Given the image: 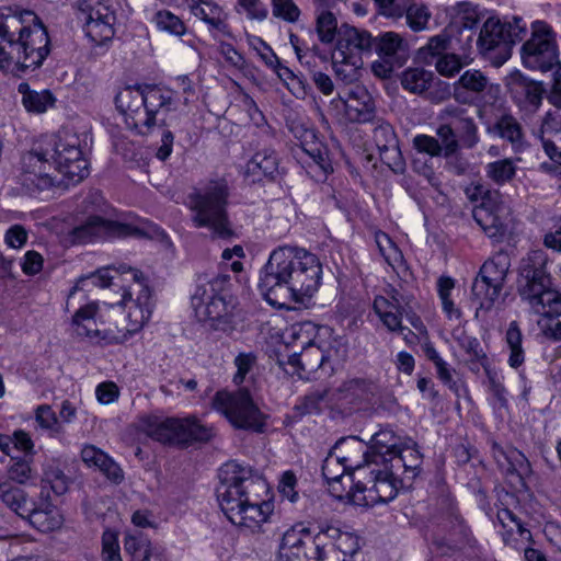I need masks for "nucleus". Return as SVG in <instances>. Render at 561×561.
I'll return each mask as SVG.
<instances>
[{
    "label": "nucleus",
    "instance_id": "f257e3e1",
    "mask_svg": "<svg viewBox=\"0 0 561 561\" xmlns=\"http://www.w3.org/2000/svg\"><path fill=\"white\" fill-rule=\"evenodd\" d=\"M112 272L119 275L122 282L126 284L123 286L122 299L118 302V307L126 312V325L100 329L95 320L99 306L96 302H90L79 308L72 317L73 331L78 336L95 339L103 332L102 339L107 340L108 343H124L138 333L149 321L154 301L148 280L141 271L126 264H119L117 267H103L90 276L79 279L71 289L69 297L79 289L81 283L89 279L96 286L110 287L114 278Z\"/></svg>",
    "mask_w": 561,
    "mask_h": 561
},
{
    "label": "nucleus",
    "instance_id": "f03ea898",
    "mask_svg": "<svg viewBox=\"0 0 561 561\" xmlns=\"http://www.w3.org/2000/svg\"><path fill=\"white\" fill-rule=\"evenodd\" d=\"M322 265L305 249L282 245L270 254L261 270L259 289L265 300L283 308L290 301L304 302L319 289Z\"/></svg>",
    "mask_w": 561,
    "mask_h": 561
},
{
    "label": "nucleus",
    "instance_id": "7ed1b4c3",
    "mask_svg": "<svg viewBox=\"0 0 561 561\" xmlns=\"http://www.w3.org/2000/svg\"><path fill=\"white\" fill-rule=\"evenodd\" d=\"M219 481L217 497L227 518L251 533L260 531L274 511L272 502L259 499L257 492L266 488L265 481L250 467L236 461L220 468Z\"/></svg>",
    "mask_w": 561,
    "mask_h": 561
},
{
    "label": "nucleus",
    "instance_id": "20e7f679",
    "mask_svg": "<svg viewBox=\"0 0 561 561\" xmlns=\"http://www.w3.org/2000/svg\"><path fill=\"white\" fill-rule=\"evenodd\" d=\"M49 54V36L32 11L0 9V69L18 72L35 70Z\"/></svg>",
    "mask_w": 561,
    "mask_h": 561
},
{
    "label": "nucleus",
    "instance_id": "39448f33",
    "mask_svg": "<svg viewBox=\"0 0 561 561\" xmlns=\"http://www.w3.org/2000/svg\"><path fill=\"white\" fill-rule=\"evenodd\" d=\"M24 184L44 190L53 185L46 173L47 167L55 168L70 182L79 183L89 174L79 136L69 128L41 137L34 147L22 157Z\"/></svg>",
    "mask_w": 561,
    "mask_h": 561
},
{
    "label": "nucleus",
    "instance_id": "423d86ee",
    "mask_svg": "<svg viewBox=\"0 0 561 561\" xmlns=\"http://www.w3.org/2000/svg\"><path fill=\"white\" fill-rule=\"evenodd\" d=\"M421 465L422 455L416 444L401 445L391 457H381V462L377 460L375 465L360 469L359 476H364V480L355 483L354 504L374 506L393 500L402 486L400 471L414 478Z\"/></svg>",
    "mask_w": 561,
    "mask_h": 561
},
{
    "label": "nucleus",
    "instance_id": "0eeeda50",
    "mask_svg": "<svg viewBox=\"0 0 561 561\" xmlns=\"http://www.w3.org/2000/svg\"><path fill=\"white\" fill-rule=\"evenodd\" d=\"M231 287L230 276L218 274L199 284L191 298L196 319L210 331L230 334L237 329L238 300Z\"/></svg>",
    "mask_w": 561,
    "mask_h": 561
},
{
    "label": "nucleus",
    "instance_id": "6e6552de",
    "mask_svg": "<svg viewBox=\"0 0 561 561\" xmlns=\"http://www.w3.org/2000/svg\"><path fill=\"white\" fill-rule=\"evenodd\" d=\"M115 104L126 124L142 133L159 122V114L176 108L175 91L156 84L128 85L117 93Z\"/></svg>",
    "mask_w": 561,
    "mask_h": 561
},
{
    "label": "nucleus",
    "instance_id": "1a4fd4ad",
    "mask_svg": "<svg viewBox=\"0 0 561 561\" xmlns=\"http://www.w3.org/2000/svg\"><path fill=\"white\" fill-rule=\"evenodd\" d=\"M229 187L225 180H210L188 195L192 222L196 228H207L214 238L233 236L227 213Z\"/></svg>",
    "mask_w": 561,
    "mask_h": 561
},
{
    "label": "nucleus",
    "instance_id": "9d476101",
    "mask_svg": "<svg viewBox=\"0 0 561 561\" xmlns=\"http://www.w3.org/2000/svg\"><path fill=\"white\" fill-rule=\"evenodd\" d=\"M546 255L542 251L530 252L520 262L518 294L531 310L541 316L561 314V294L551 287V277L545 270Z\"/></svg>",
    "mask_w": 561,
    "mask_h": 561
},
{
    "label": "nucleus",
    "instance_id": "9b49d317",
    "mask_svg": "<svg viewBox=\"0 0 561 561\" xmlns=\"http://www.w3.org/2000/svg\"><path fill=\"white\" fill-rule=\"evenodd\" d=\"M525 32L526 25L520 18L503 22L496 16H490L480 30L477 46L493 66L501 67L510 59L513 46L523 39Z\"/></svg>",
    "mask_w": 561,
    "mask_h": 561
},
{
    "label": "nucleus",
    "instance_id": "f8f14e48",
    "mask_svg": "<svg viewBox=\"0 0 561 561\" xmlns=\"http://www.w3.org/2000/svg\"><path fill=\"white\" fill-rule=\"evenodd\" d=\"M213 408L224 414L236 428L263 432L264 415L247 389L218 391L213 399Z\"/></svg>",
    "mask_w": 561,
    "mask_h": 561
},
{
    "label": "nucleus",
    "instance_id": "ddd939ff",
    "mask_svg": "<svg viewBox=\"0 0 561 561\" xmlns=\"http://www.w3.org/2000/svg\"><path fill=\"white\" fill-rule=\"evenodd\" d=\"M510 266V256L505 252L496 253L481 266L471 287L479 309L490 310L494 306L504 287Z\"/></svg>",
    "mask_w": 561,
    "mask_h": 561
},
{
    "label": "nucleus",
    "instance_id": "4468645a",
    "mask_svg": "<svg viewBox=\"0 0 561 561\" xmlns=\"http://www.w3.org/2000/svg\"><path fill=\"white\" fill-rule=\"evenodd\" d=\"M77 19L82 22L87 36L95 44L111 41L115 34V14L101 0H79Z\"/></svg>",
    "mask_w": 561,
    "mask_h": 561
},
{
    "label": "nucleus",
    "instance_id": "2eb2a0df",
    "mask_svg": "<svg viewBox=\"0 0 561 561\" xmlns=\"http://www.w3.org/2000/svg\"><path fill=\"white\" fill-rule=\"evenodd\" d=\"M473 218L490 239L500 242L508 232L511 209L497 191L489 192L483 202L474 207Z\"/></svg>",
    "mask_w": 561,
    "mask_h": 561
},
{
    "label": "nucleus",
    "instance_id": "dca6fc26",
    "mask_svg": "<svg viewBox=\"0 0 561 561\" xmlns=\"http://www.w3.org/2000/svg\"><path fill=\"white\" fill-rule=\"evenodd\" d=\"M400 440L392 430L383 428L373 435L370 447L356 437H348L339 440L335 448L353 451L360 458L365 467H369L377 460L381 462V457H391L401 446Z\"/></svg>",
    "mask_w": 561,
    "mask_h": 561
},
{
    "label": "nucleus",
    "instance_id": "f3484780",
    "mask_svg": "<svg viewBox=\"0 0 561 561\" xmlns=\"http://www.w3.org/2000/svg\"><path fill=\"white\" fill-rule=\"evenodd\" d=\"M144 238L146 232L136 225L108 220L99 216L89 217L88 220L72 230L73 241L87 243L104 238Z\"/></svg>",
    "mask_w": 561,
    "mask_h": 561
},
{
    "label": "nucleus",
    "instance_id": "a211bd4d",
    "mask_svg": "<svg viewBox=\"0 0 561 561\" xmlns=\"http://www.w3.org/2000/svg\"><path fill=\"white\" fill-rule=\"evenodd\" d=\"M525 66L548 70L557 58L552 30L545 22H536L531 37L522 46Z\"/></svg>",
    "mask_w": 561,
    "mask_h": 561
},
{
    "label": "nucleus",
    "instance_id": "6ab92c4d",
    "mask_svg": "<svg viewBox=\"0 0 561 561\" xmlns=\"http://www.w3.org/2000/svg\"><path fill=\"white\" fill-rule=\"evenodd\" d=\"M373 139L378 149L381 161L394 172L404 170V161L399 148V141L392 126L382 117H375L373 122Z\"/></svg>",
    "mask_w": 561,
    "mask_h": 561
},
{
    "label": "nucleus",
    "instance_id": "aec40b11",
    "mask_svg": "<svg viewBox=\"0 0 561 561\" xmlns=\"http://www.w3.org/2000/svg\"><path fill=\"white\" fill-rule=\"evenodd\" d=\"M350 538L347 533L333 525H323L309 541L310 561H345V553L336 548V541Z\"/></svg>",
    "mask_w": 561,
    "mask_h": 561
},
{
    "label": "nucleus",
    "instance_id": "412c9836",
    "mask_svg": "<svg viewBox=\"0 0 561 561\" xmlns=\"http://www.w3.org/2000/svg\"><path fill=\"white\" fill-rule=\"evenodd\" d=\"M331 104L336 107L342 106L346 119L351 123L366 124L377 117L373 98L362 87L352 88L346 99L333 100Z\"/></svg>",
    "mask_w": 561,
    "mask_h": 561
},
{
    "label": "nucleus",
    "instance_id": "4be33fe9",
    "mask_svg": "<svg viewBox=\"0 0 561 561\" xmlns=\"http://www.w3.org/2000/svg\"><path fill=\"white\" fill-rule=\"evenodd\" d=\"M336 56L359 57L370 56L374 51V37L366 30L357 28L347 23L340 25L335 43Z\"/></svg>",
    "mask_w": 561,
    "mask_h": 561
},
{
    "label": "nucleus",
    "instance_id": "5701e85b",
    "mask_svg": "<svg viewBox=\"0 0 561 561\" xmlns=\"http://www.w3.org/2000/svg\"><path fill=\"white\" fill-rule=\"evenodd\" d=\"M437 118L439 122H446L451 127L462 146L472 148L477 145L479 140L478 127L467 108L448 104L439 112Z\"/></svg>",
    "mask_w": 561,
    "mask_h": 561
},
{
    "label": "nucleus",
    "instance_id": "b1692460",
    "mask_svg": "<svg viewBox=\"0 0 561 561\" xmlns=\"http://www.w3.org/2000/svg\"><path fill=\"white\" fill-rule=\"evenodd\" d=\"M310 530L302 524H298L289 528L283 535L279 550V561H310L308 554L309 549Z\"/></svg>",
    "mask_w": 561,
    "mask_h": 561
},
{
    "label": "nucleus",
    "instance_id": "393cba45",
    "mask_svg": "<svg viewBox=\"0 0 561 561\" xmlns=\"http://www.w3.org/2000/svg\"><path fill=\"white\" fill-rule=\"evenodd\" d=\"M312 329V325L307 324L299 331L291 332V337L300 340L304 335L306 339L301 341L302 351L297 354L294 353L289 357V364L299 367L302 371L312 373L322 367L325 356L319 346H316L311 339H309L310 332H302L304 330Z\"/></svg>",
    "mask_w": 561,
    "mask_h": 561
},
{
    "label": "nucleus",
    "instance_id": "a878e982",
    "mask_svg": "<svg viewBox=\"0 0 561 561\" xmlns=\"http://www.w3.org/2000/svg\"><path fill=\"white\" fill-rule=\"evenodd\" d=\"M174 445L187 447L194 443H205L215 435L214 428L202 424L195 416L173 417Z\"/></svg>",
    "mask_w": 561,
    "mask_h": 561
},
{
    "label": "nucleus",
    "instance_id": "bb28decb",
    "mask_svg": "<svg viewBox=\"0 0 561 561\" xmlns=\"http://www.w3.org/2000/svg\"><path fill=\"white\" fill-rule=\"evenodd\" d=\"M489 83V78L482 71L469 69L454 82L453 95L458 103L470 104L486 90Z\"/></svg>",
    "mask_w": 561,
    "mask_h": 561
},
{
    "label": "nucleus",
    "instance_id": "cd10ccee",
    "mask_svg": "<svg viewBox=\"0 0 561 561\" xmlns=\"http://www.w3.org/2000/svg\"><path fill=\"white\" fill-rule=\"evenodd\" d=\"M314 7V30L322 44H333L337 41L340 26L331 9L333 0H312Z\"/></svg>",
    "mask_w": 561,
    "mask_h": 561
},
{
    "label": "nucleus",
    "instance_id": "c85d7f7f",
    "mask_svg": "<svg viewBox=\"0 0 561 561\" xmlns=\"http://www.w3.org/2000/svg\"><path fill=\"white\" fill-rule=\"evenodd\" d=\"M539 138L547 156L561 165V115L547 113L539 128Z\"/></svg>",
    "mask_w": 561,
    "mask_h": 561
},
{
    "label": "nucleus",
    "instance_id": "c756f323",
    "mask_svg": "<svg viewBox=\"0 0 561 561\" xmlns=\"http://www.w3.org/2000/svg\"><path fill=\"white\" fill-rule=\"evenodd\" d=\"M190 12L205 22L209 30L220 34L228 33L227 13L211 0H186Z\"/></svg>",
    "mask_w": 561,
    "mask_h": 561
},
{
    "label": "nucleus",
    "instance_id": "7c9ffc66",
    "mask_svg": "<svg viewBox=\"0 0 561 561\" xmlns=\"http://www.w3.org/2000/svg\"><path fill=\"white\" fill-rule=\"evenodd\" d=\"M447 12L451 18L448 26H454L455 33L458 32L460 35L465 32H471L482 16L478 5H474L471 2H458L450 7ZM471 42L472 33H469L466 37V44L461 48L466 49L467 47H470Z\"/></svg>",
    "mask_w": 561,
    "mask_h": 561
},
{
    "label": "nucleus",
    "instance_id": "2f4dec72",
    "mask_svg": "<svg viewBox=\"0 0 561 561\" xmlns=\"http://www.w3.org/2000/svg\"><path fill=\"white\" fill-rule=\"evenodd\" d=\"M350 456H337V457H328L322 465V474L328 480V482H334L339 481L344 472L348 469H352L356 471L357 477L356 480H354V483H356L358 480H364V476H359L360 469L364 470L366 468L364 463L362 462L360 458L354 454L353 451H350ZM356 491L355 484L352 486V501L354 502V493Z\"/></svg>",
    "mask_w": 561,
    "mask_h": 561
},
{
    "label": "nucleus",
    "instance_id": "473e14b6",
    "mask_svg": "<svg viewBox=\"0 0 561 561\" xmlns=\"http://www.w3.org/2000/svg\"><path fill=\"white\" fill-rule=\"evenodd\" d=\"M493 130L500 138L511 144L515 153L522 152L527 146L520 123L510 113H503L496 118Z\"/></svg>",
    "mask_w": 561,
    "mask_h": 561
},
{
    "label": "nucleus",
    "instance_id": "72a5a7b5",
    "mask_svg": "<svg viewBox=\"0 0 561 561\" xmlns=\"http://www.w3.org/2000/svg\"><path fill=\"white\" fill-rule=\"evenodd\" d=\"M507 87L518 103H528L538 106L542 99L543 89L540 83L530 80L520 72L512 73Z\"/></svg>",
    "mask_w": 561,
    "mask_h": 561
},
{
    "label": "nucleus",
    "instance_id": "f704fd0d",
    "mask_svg": "<svg viewBox=\"0 0 561 561\" xmlns=\"http://www.w3.org/2000/svg\"><path fill=\"white\" fill-rule=\"evenodd\" d=\"M32 512L24 514L22 518L28 519L31 525L42 533L53 531L61 526V517L58 511L48 502L37 505L32 502Z\"/></svg>",
    "mask_w": 561,
    "mask_h": 561
},
{
    "label": "nucleus",
    "instance_id": "c9c22d12",
    "mask_svg": "<svg viewBox=\"0 0 561 561\" xmlns=\"http://www.w3.org/2000/svg\"><path fill=\"white\" fill-rule=\"evenodd\" d=\"M494 458L499 467L506 473L523 477L530 470L528 459L516 448H494Z\"/></svg>",
    "mask_w": 561,
    "mask_h": 561
},
{
    "label": "nucleus",
    "instance_id": "e433bc0d",
    "mask_svg": "<svg viewBox=\"0 0 561 561\" xmlns=\"http://www.w3.org/2000/svg\"><path fill=\"white\" fill-rule=\"evenodd\" d=\"M278 170V157L272 148H264L254 153L247 163V173L257 176L273 179Z\"/></svg>",
    "mask_w": 561,
    "mask_h": 561
},
{
    "label": "nucleus",
    "instance_id": "4c0bfd02",
    "mask_svg": "<svg viewBox=\"0 0 561 561\" xmlns=\"http://www.w3.org/2000/svg\"><path fill=\"white\" fill-rule=\"evenodd\" d=\"M0 500L21 517L32 512L33 501L21 488L9 480L0 482Z\"/></svg>",
    "mask_w": 561,
    "mask_h": 561
},
{
    "label": "nucleus",
    "instance_id": "58836bf2",
    "mask_svg": "<svg viewBox=\"0 0 561 561\" xmlns=\"http://www.w3.org/2000/svg\"><path fill=\"white\" fill-rule=\"evenodd\" d=\"M497 522L504 528L502 533L503 541L505 545L517 547V539L514 538L516 531L522 540L529 541L531 539L530 531L524 527L520 519L508 508H501L496 514Z\"/></svg>",
    "mask_w": 561,
    "mask_h": 561
},
{
    "label": "nucleus",
    "instance_id": "ea45409f",
    "mask_svg": "<svg viewBox=\"0 0 561 561\" xmlns=\"http://www.w3.org/2000/svg\"><path fill=\"white\" fill-rule=\"evenodd\" d=\"M173 417L160 419L157 416H146L141 419V430L150 438L162 444L174 445Z\"/></svg>",
    "mask_w": 561,
    "mask_h": 561
},
{
    "label": "nucleus",
    "instance_id": "a19ab883",
    "mask_svg": "<svg viewBox=\"0 0 561 561\" xmlns=\"http://www.w3.org/2000/svg\"><path fill=\"white\" fill-rule=\"evenodd\" d=\"M18 91L22 95V104L27 112L44 113L56 101L50 91L31 90L30 85L25 82L19 84Z\"/></svg>",
    "mask_w": 561,
    "mask_h": 561
},
{
    "label": "nucleus",
    "instance_id": "79ce46f5",
    "mask_svg": "<svg viewBox=\"0 0 561 561\" xmlns=\"http://www.w3.org/2000/svg\"><path fill=\"white\" fill-rule=\"evenodd\" d=\"M518 161L520 158H503L485 164L486 179L499 186L511 183L516 176Z\"/></svg>",
    "mask_w": 561,
    "mask_h": 561
},
{
    "label": "nucleus",
    "instance_id": "37998d69",
    "mask_svg": "<svg viewBox=\"0 0 561 561\" xmlns=\"http://www.w3.org/2000/svg\"><path fill=\"white\" fill-rule=\"evenodd\" d=\"M124 549L134 561H153V557H162L140 533L127 535L124 540Z\"/></svg>",
    "mask_w": 561,
    "mask_h": 561
},
{
    "label": "nucleus",
    "instance_id": "c03bdc74",
    "mask_svg": "<svg viewBox=\"0 0 561 561\" xmlns=\"http://www.w3.org/2000/svg\"><path fill=\"white\" fill-rule=\"evenodd\" d=\"M339 399L348 403L365 400L374 392L371 381L362 378H354L343 382L339 388Z\"/></svg>",
    "mask_w": 561,
    "mask_h": 561
},
{
    "label": "nucleus",
    "instance_id": "a18cd8bd",
    "mask_svg": "<svg viewBox=\"0 0 561 561\" xmlns=\"http://www.w3.org/2000/svg\"><path fill=\"white\" fill-rule=\"evenodd\" d=\"M433 81V72L422 68L407 69L401 76V84L403 89L416 94L427 91L432 87Z\"/></svg>",
    "mask_w": 561,
    "mask_h": 561
},
{
    "label": "nucleus",
    "instance_id": "49530a36",
    "mask_svg": "<svg viewBox=\"0 0 561 561\" xmlns=\"http://www.w3.org/2000/svg\"><path fill=\"white\" fill-rule=\"evenodd\" d=\"M362 58L343 55L339 58L336 51L332 54V66L336 78L344 83H351L358 77Z\"/></svg>",
    "mask_w": 561,
    "mask_h": 561
},
{
    "label": "nucleus",
    "instance_id": "de8ad7c7",
    "mask_svg": "<svg viewBox=\"0 0 561 561\" xmlns=\"http://www.w3.org/2000/svg\"><path fill=\"white\" fill-rule=\"evenodd\" d=\"M401 50H403V41L397 33L387 32L379 37H374V51L386 62H391Z\"/></svg>",
    "mask_w": 561,
    "mask_h": 561
},
{
    "label": "nucleus",
    "instance_id": "09e8293b",
    "mask_svg": "<svg viewBox=\"0 0 561 561\" xmlns=\"http://www.w3.org/2000/svg\"><path fill=\"white\" fill-rule=\"evenodd\" d=\"M329 390L327 388H317L313 391L307 393L300 401L295 405V411L298 415L318 414L322 411L323 405L327 403Z\"/></svg>",
    "mask_w": 561,
    "mask_h": 561
},
{
    "label": "nucleus",
    "instance_id": "8fccbe9b",
    "mask_svg": "<svg viewBox=\"0 0 561 561\" xmlns=\"http://www.w3.org/2000/svg\"><path fill=\"white\" fill-rule=\"evenodd\" d=\"M374 310L390 331H403L400 319L403 310L396 311L387 297L377 296L374 300Z\"/></svg>",
    "mask_w": 561,
    "mask_h": 561
},
{
    "label": "nucleus",
    "instance_id": "3c124183",
    "mask_svg": "<svg viewBox=\"0 0 561 561\" xmlns=\"http://www.w3.org/2000/svg\"><path fill=\"white\" fill-rule=\"evenodd\" d=\"M301 149L313 159L323 170H325L327 151L320 141L316 140V135L311 129H304L300 136Z\"/></svg>",
    "mask_w": 561,
    "mask_h": 561
},
{
    "label": "nucleus",
    "instance_id": "603ef678",
    "mask_svg": "<svg viewBox=\"0 0 561 561\" xmlns=\"http://www.w3.org/2000/svg\"><path fill=\"white\" fill-rule=\"evenodd\" d=\"M522 340L523 336L517 322H511L506 331V343L511 350L508 364L513 368H517L524 363V351L522 348Z\"/></svg>",
    "mask_w": 561,
    "mask_h": 561
},
{
    "label": "nucleus",
    "instance_id": "864d4df0",
    "mask_svg": "<svg viewBox=\"0 0 561 561\" xmlns=\"http://www.w3.org/2000/svg\"><path fill=\"white\" fill-rule=\"evenodd\" d=\"M375 241L380 254L390 266L394 268L396 266H399L403 263L401 251L397 248L388 234L385 232H377L375 234Z\"/></svg>",
    "mask_w": 561,
    "mask_h": 561
},
{
    "label": "nucleus",
    "instance_id": "5fc2aeb1",
    "mask_svg": "<svg viewBox=\"0 0 561 561\" xmlns=\"http://www.w3.org/2000/svg\"><path fill=\"white\" fill-rule=\"evenodd\" d=\"M404 13L409 26L415 31H422L426 27L431 13L425 5L416 4L410 0H404Z\"/></svg>",
    "mask_w": 561,
    "mask_h": 561
},
{
    "label": "nucleus",
    "instance_id": "6e6d98bb",
    "mask_svg": "<svg viewBox=\"0 0 561 561\" xmlns=\"http://www.w3.org/2000/svg\"><path fill=\"white\" fill-rule=\"evenodd\" d=\"M454 34L455 27L447 26L440 34L432 37L424 49L427 50L430 55L437 56V58L446 54L445 51L448 49H456L453 45Z\"/></svg>",
    "mask_w": 561,
    "mask_h": 561
},
{
    "label": "nucleus",
    "instance_id": "4d7b16f0",
    "mask_svg": "<svg viewBox=\"0 0 561 561\" xmlns=\"http://www.w3.org/2000/svg\"><path fill=\"white\" fill-rule=\"evenodd\" d=\"M272 13L287 23H296L301 11L294 0H271Z\"/></svg>",
    "mask_w": 561,
    "mask_h": 561
},
{
    "label": "nucleus",
    "instance_id": "13d9d810",
    "mask_svg": "<svg viewBox=\"0 0 561 561\" xmlns=\"http://www.w3.org/2000/svg\"><path fill=\"white\" fill-rule=\"evenodd\" d=\"M154 21L159 30L169 32L176 36L183 35L186 31L182 20L167 10L157 12Z\"/></svg>",
    "mask_w": 561,
    "mask_h": 561
},
{
    "label": "nucleus",
    "instance_id": "bf43d9fd",
    "mask_svg": "<svg viewBox=\"0 0 561 561\" xmlns=\"http://www.w3.org/2000/svg\"><path fill=\"white\" fill-rule=\"evenodd\" d=\"M237 8L252 21H264L268 15L267 7L262 0H237Z\"/></svg>",
    "mask_w": 561,
    "mask_h": 561
},
{
    "label": "nucleus",
    "instance_id": "052dcab7",
    "mask_svg": "<svg viewBox=\"0 0 561 561\" xmlns=\"http://www.w3.org/2000/svg\"><path fill=\"white\" fill-rule=\"evenodd\" d=\"M454 287L455 283L450 277H440L438 279V295L442 300L443 310L449 318L453 316H460L459 310L455 308V305L450 299V293Z\"/></svg>",
    "mask_w": 561,
    "mask_h": 561
},
{
    "label": "nucleus",
    "instance_id": "680f3d73",
    "mask_svg": "<svg viewBox=\"0 0 561 561\" xmlns=\"http://www.w3.org/2000/svg\"><path fill=\"white\" fill-rule=\"evenodd\" d=\"M466 62L456 54H444L435 62L436 70L445 77H454L460 71Z\"/></svg>",
    "mask_w": 561,
    "mask_h": 561
},
{
    "label": "nucleus",
    "instance_id": "e2e57ef3",
    "mask_svg": "<svg viewBox=\"0 0 561 561\" xmlns=\"http://www.w3.org/2000/svg\"><path fill=\"white\" fill-rule=\"evenodd\" d=\"M42 494L49 488L55 494L61 495L67 491V480L60 470H47L42 479Z\"/></svg>",
    "mask_w": 561,
    "mask_h": 561
},
{
    "label": "nucleus",
    "instance_id": "0e129e2a",
    "mask_svg": "<svg viewBox=\"0 0 561 561\" xmlns=\"http://www.w3.org/2000/svg\"><path fill=\"white\" fill-rule=\"evenodd\" d=\"M437 136L442 140L445 157L451 156L457 151L459 146L458 142L460 140L446 122H440V125L437 128Z\"/></svg>",
    "mask_w": 561,
    "mask_h": 561
},
{
    "label": "nucleus",
    "instance_id": "69168bd1",
    "mask_svg": "<svg viewBox=\"0 0 561 561\" xmlns=\"http://www.w3.org/2000/svg\"><path fill=\"white\" fill-rule=\"evenodd\" d=\"M98 468L106 478L114 484H121L124 480V471L108 455L104 454V459H102Z\"/></svg>",
    "mask_w": 561,
    "mask_h": 561
},
{
    "label": "nucleus",
    "instance_id": "338daca9",
    "mask_svg": "<svg viewBox=\"0 0 561 561\" xmlns=\"http://www.w3.org/2000/svg\"><path fill=\"white\" fill-rule=\"evenodd\" d=\"M414 147L420 152L427 153L432 157L439 156L442 152L444 153L443 147L439 141L427 135H417L414 140Z\"/></svg>",
    "mask_w": 561,
    "mask_h": 561
},
{
    "label": "nucleus",
    "instance_id": "774afa93",
    "mask_svg": "<svg viewBox=\"0 0 561 561\" xmlns=\"http://www.w3.org/2000/svg\"><path fill=\"white\" fill-rule=\"evenodd\" d=\"M255 360L256 356L253 353H240L236 357L234 365L238 369L233 378L236 383H241L244 380L245 375L251 370Z\"/></svg>",
    "mask_w": 561,
    "mask_h": 561
}]
</instances>
